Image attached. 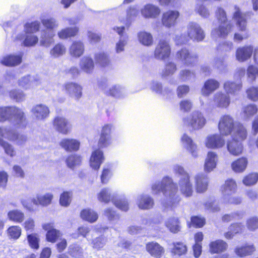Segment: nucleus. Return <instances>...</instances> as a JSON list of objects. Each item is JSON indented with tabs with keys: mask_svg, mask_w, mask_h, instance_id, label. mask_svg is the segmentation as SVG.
<instances>
[{
	"mask_svg": "<svg viewBox=\"0 0 258 258\" xmlns=\"http://www.w3.org/2000/svg\"><path fill=\"white\" fill-rule=\"evenodd\" d=\"M112 129L111 124H105L101 128L97 142L99 148L92 152L90 159V165L94 170H98L104 160L103 153L100 149L107 148L111 145Z\"/></svg>",
	"mask_w": 258,
	"mask_h": 258,
	"instance_id": "f257e3e1",
	"label": "nucleus"
},
{
	"mask_svg": "<svg viewBox=\"0 0 258 258\" xmlns=\"http://www.w3.org/2000/svg\"><path fill=\"white\" fill-rule=\"evenodd\" d=\"M152 190L154 194H158L162 192L163 195L167 199L171 205L178 203L180 198L177 195L178 186L172 179L169 177H164L161 181L154 183L151 186Z\"/></svg>",
	"mask_w": 258,
	"mask_h": 258,
	"instance_id": "f03ea898",
	"label": "nucleus"
},
{
	"mask_svg": "<svg viewBox=\"0 0 258 258\" xmlns=\"http://www.w3.org/2000/svg\"><path fill=\"white\" fill-rule=\"evenodd\" d=\"M215 17L218 25L212 30L211 35L216 38L225 39L232 32L234 25L228 20L226 12L222 8H217L215 12Z\"/></svg>",
	"mask_w": 258,
	"mask_h": 258,
	"instance_id": "7ed1b4c3",
	"label": "nucleus"
},
{
	"mask_svg": "<svg viewBox=\"0 0 258 258\" xmlns=\"http://www.w3.org/2000/svg\"><path fill=\"white\" fill-rule=\"evenodd\" d=\"M41 22L45 30L43 31L40 43L41 46L48 47L54 41L53 37L55 35V29L57 28L58 24L53 18L42 19Z\"/></svg>",
	"mask_w": 258,
	"mask_h": 258,
	"instance_id": "20e7f679",
	"label": "nucleus"
},
{
	"mask_svg": "<svg viewBox=\"0 0 258 258\" xmlns=\"http://www.w3.org/2000/svg\"><path fill=\"white\" fill-rule=\"evenodd\" d=\"M175 172L181 176L178 182L179 190L181 194L185 197H189L192 195L194 190L192 183L190 181L189 174L183 168L178 166L175 169Z\"/></svg>",
	"mask_w": 258,
	"mask_h": 258,
	"instance_id": "39448f33",
	"label": "nucleus"
},
{
	"mask_svg": "<svg viewBox=\"0 0 258 258\" xmlns=\"http://www.w3.org/2000/svg\"><path fill=\"white\" fill-rule=\"evenodd\" d=\"M234 118L229 114L222 115L219 120L218 128L219 134L222 136H228L232 134L237 123Z\"/></svg>",
	"mask_w": 258,
	"mask_h": 258,
	"instance_id": "423d86ee",
	"label": "nucleus"
},
{
	"mask_svg": "<svg viewBox=\"0 0 258 258\" xmlns=\"http://www.w3.org/2000/svg\"><path fill=\"white\" fill-rule=\"evenodd\" d=\"M183 122L186 126L197 130L202 128L205 125L206 120L201 112L195 111L188 116L184 117Z\"/></svg>",
	"mask_w": 258,
	"mask_h": 258,
	"instance_id": "0eeeda50",
	"label": "nucleus"
},
{
	"mask_svg": "<svg viewBox=\"0 0 258 258\" xmlns=\"http://www.w3.org/2000/svg\"><path fill=\"white\" fill-rule=\"evenodd\" d=\"M177 59L180 60L185 67H193L199 61L197 54H193L188 49L182 48L178 50L176 54Z\"/></svg>",
	"mask_w": 258,
	"mask_h": 258,
	"instance_id": "6e6552de",
	"label": "nucleus"
},
{
	"mask_svg": "<svg viewBox=\"0 0 258 258\" xmlns=\"http://www.w3.org/2000/svg\"><path fill=\"white\" fill-rule=\"evenodd\" d=\"M171 53L169 41L165 39H160L154 50V56L157 59L165 60L170 57Z\"/></svg>",
	"mask_w": 258,
	"mask_h": 258,
	"instance_id": "1a4fd4ad",
	"label": "nucleus"
},
{
	"mask_svg": "<svg viewBox=\"0 0 258 258\" xmlns=\"http://www.w3.org/2000/svg\"><path fill=\"white\" fill-rule=\"evenodd\" d=\"M187 35L188 40L202 41L205 37V33L201 27L198 23L191 22L187 27Z\"/></svg>",
	"mask_w": 258,
	"mask_h": 258,
	"instance_id": "9d476101",
	"label": "nucleus"
},
{
	"mask_svg": "<svg viewBox=\"0 0 258 258\" xmlns=\"http://www.w3.org/2000/svg\"><path fill=\"white\" fill-rule=\"evenodd\" d=\"M62 89L69 96H73L76 100H80L83 96V87L77 83L67 82L63 85Z\"/></svg>",
	"mask_w": 258,
	"mask_h": 258,
	"instance_id": "9b49d317",
	"label": "nucleus"
},
{
	"mask_svg": "<svg viewBox=\"0 0 258 258\" xmlns=\"http://www.w3.org/2000/svg\"><path fill=\"white\" fill-rule=\"evenodd\" d=\"M12 117L15 121V125L18 128H25L28 124L26 115L24 110L16 106L13 105Z\"/></svg>",
	"mask_w": 258,
	"mask_h": 258,
	"instance_id": "f8f14e48",
	"label": "nucleus"
},
{
	"mask_svg": "<svg viewBox=\"0 0 258 258\" xmlns=\"http://www.w3.org/2000/svg\"><path fill=\"white\" fill-rule=\"evenodd\" d=\"M179 16L180 13L178 11L168 10L162 14L161 18L162 24L168 28L174 27L177 24Z\"/></svg>",
	"mask_w": 258,
	"mask_h": 258,
	"instance_id": "ddd939ff",
	"label": "nucleus"
},
{
	"mask_svg": "<svg viewBox=\"0 0 258 258\" xmlns=\"http://www.w3.org/2000/svg\"><path fill=\"white\" fill-rule=\"evenodd\" d=\"M53 125L55 130L62 135H68L71 133V125L70 121L66 118L56 116L52 121Z\"/></svg>",
	"mask_w": 258,
	"mask_h": 258,
	"instance_id": "4468645a",
	"label": "nucleus"
},
{
	"mask_svg": "<svg viewBox=\"0 0 258 258\" xmlns=\"http://www.w3.org/2000/svg\"><path fill=\"white\" fill-rule=\"evenodd\" d=\"M42 228L46 231L45 239L47 242L55 243L62 235L59 230L54 228L53 223H45L42 225Z\"/></svg>",
	"mask_w": 258,
	"mask_h": 258,
	"instance_id": "2eb2a0df",
	"label": "nucleus"
},
{
	"mask_svg": "<svg viewBox=\"0 0 258 258\" xmlns=\"http://www.w3.org/2000/svg\"><path fill=\"white\" fill-rule=\"evenodd\" d=\"M146 250L153 258H161L165 254V249L159 243L152 241L146 244Z\"/></svg>",
	"mask_w": 258,
	"mask_h": 258,
	"instance_id": "dca6fc26",
	"label": "nucleus"
},
{
	"mask_svg": "<svg viewBox=\"0 0 258 258\" xmlns=\"http://www.w3.org/2000/svg\"><path fill=\"white\" fill-rule=\"evenodd\" d=\"M4 137H6L12 141H17L18 144H21L27 140V138L25 136H20L18 134L14 133L12 130L0 127V141L3 140Z\"/></svg>",
	"mask_w": 258,
	"mask_h": 258,
	"instance_id": "f3484780",
	"label": "nucleus"
},
{
	"mask_svg": "<svg viewBox=\"0 0 258 258\" xmlns=\"http://www.w3.org/2000/svg\"><path fill=\"white\" fill-rule=\"evenodd\" d=\"M235 11L233 14L232 18L240 31H245L247 26L246 15L242 13L237 6L234 7Z\"/></svg>",
	"mask_w": 258,
	"mask_h": 258,
	"instance_id": "a211bd4d",
	"label": "nucleus"
},
{
	"mask_svg": "<svg viewBox=\"0 0 258 258\" xmlns=\"http://www.w3.org/2000/svg\"><path fill=\"white\" fill-rule=\"evenodd\" d=\"M254 48L251 45L239 47L236 50V58L239 61H245L251 57Z\"/></svg>",
	"mask_w": 258,
	"mask_h": 258,
	"instance_id": "6ab92c4d",
	"label": "nucleus"
},
{
	"mask_svg": "<svg viewBox=\"0 0 258 258\" xmlns=\"http://www.w3.org/2000/svg\"><path fill=\"white\" fill-rule=\"evenodd\" d=\"M231 139L242 142L246 140L248 137V132L243 124L238 122L232 134L230 135Z\"/></svg>",
	"mask_w": 258,
	"mask_h": 258,
	"instance_id": "aec40b11",
	"label": "nucleus"
},
{
	"mask_svg": "<svg viewBox=\"0 0 258 258\" xmlns=\"http://www.w3.org/2000/svg\"><path fill=\"white\" fill-rule=\"evenodd\" d=\"M209 251L211 254H220L225 252L228 247L227 242L222 239L211 241L209 245Z\"/></svg>",
	"mask_w": 258,
	"mask_h": 258,
	"instance_id": "412c9836",
	"label": "nucleus"
},
{
	"mask_svg": "<svg viewBox=\"0 0 258 258\" xmlns=\"http://www.w3.org/2000/svg\"><path fill=\"white\" fill-rule=\"evenodd\" d=\"M221 136L218 134L209 136L205 142L206 146L210 149H217L222 147L225 145V140Z\"/></svg>",
	"mask_w": 258,
	"mask_h": 258,
	"instance_id": "4be33fe9",
	"label": "nucleus"
},
{
	"mask_svg": "<svg viewBox=\"0 0 258 258\" xmlns=\"http://www.w3.org/2000/svg\"><path fill=\"white\" fill-rule=\"evenodd\" d=\"M23 56V52H21L18 55L8 54L5 55L1 60V63L9 67L18 66L22 62Z\"/></svg>",
	"mask_w": 258,
	"mask_h": 258,
	"instance_id": "5701e85b",
	"label": "nucleus"
},
{
	"mask_svg": "<svg viewBox=\"0 0 258 258\" xmlns=\"http://www.w3.org/2000/svg\"><path fill=\"white\" fill-rule=\"evenodd\" d=\"M59 145L67 152H76L79 150L80 142L73 138H64L59 142Z\"/></svg>",
	"mask_w": 258,
	"mask_h": 258,
	"instance_id": "b1692460",
	"label": "nucleus"
},
{
	"mask_svg": "<svg viewBox=\"0 0 258 258\" xmlns=\"http://www.w3.org/2000/svg\"><path fill=\"white\" fill-rule=\"evenodd\" d=\"M79 27L75 26L61 29L57 32V35L60 39L64 40L75 37L79 34Z\"/></svg>",
	"mask_w": 258,
	"mask_h": 258,
	"instance_id": "393cba45",
	"label": "nucleus"
},
{
	"mask_svg": "<svg viewBox=\"0 0 258 258\" xmlns=\"http://www.w3.org/2000/svg\"><path fill=\"white\" fill-rule=\"evenodd\" d=\"M161 13L160 9L152 4H147L141 10V14L146 18H155Z\"/></svg>",
	"mask_w": 258,
	"mask_h": 258,
	"instance_id": "a878e982",
	"label": "nucleus"
},
{
	"mask_svg": "<svg viewBox=\"0 0 258 258\" xmlns=\"http://www.w3.org/2000/svg\"><path fill=\"white\" fill-rule=\"evenodd\" d=\"M84 51V44L81 40L74 41L69 48L70 55L75 57H79L82 55Z\"/></svg>",
	"mask_w": 258,
	"mask_h": 258,
	"instance_id": "bb28decb",
	"label": "nucleus"
},
{
	"mask_svg": "<svg viewBox=\"0 0 258 258\" xmlns=\"http://www.w3.org/2000/svg\"><path fill=\"white\" fill-rule=\"evenodd\" d=\"M237 188L238 185L236 180L229 178L221 186L220 190L223 194H231L236 192Z\"/></svg>",
	"mask_w": 258,
	"mask_h": 258,
	"instance_id": "cd10ccee",
	"label": "nucleus"
},
{
	"mask_svg": "<svg viewBox=\"0 0 258 258\" xmlns=\"http://www.w3.org/2000/svg\"><path fill=\"white\" fill-rule=\"evenodd\" d=\"M248 159L245 157H241L233 161L231 164L232 170L235 173H242L246 169Z\"/></svg>",
	"mask_w": 258,
	"mask_h": 258,
	"instance_id": "c85d7f7f",
	"label": "nucleus"
},
{
	"mask_svg": "<svg viewBox=\"0 0 258 258\" xmlns=\"http://www.w3.org/2000/svg\"><path fill=\"white\" fill-rule=\"evenodd\" d=\"M208 183L207 176L203 174H197L195 177V188L198 193L205 192L208 189Z\"/></svg>",
	"mask_w": 258,
	"mask_h": 258,
	"instance_id": "c756f323",
	"label": "nucleus"
},
{
	"mask_svg": "<svg viewBox=\"0 0 258 258\" xmlns=\"http://www.w3.org/2000/svg\"><path fill=\"white\" fill-rule=\"evenodd\" d=\"M227 148L229 153L234 156H238L243 152V146L239 141L231 139L228 141Z\"/></svg>",
	"mask_w": 258,
	"mask_h": 258,
	"instance_id": "7c9ffc66",
	"label": "nucleus"
},
{
	"mask_svg": "<svg viewBox=\"0 0 258 258\" xmlns=\"http://www.w3.org/2000/svg\"><path fill=\"white\" fill-rule=\"evenodd\" d=\"M213 101L217 107L222 108H227L230 103L229 96L221 92L214 95Z\"/></svg>",
	"mask_w": 258,
	"mask_h": 258,
	"instance_id": "2f4dec72",
	"label": "nucleus"
},
{
	"mask_svg": "<svg viewBox=\"0 0 258 258\" xmlns=\"http://www.w3.org/2000/svg\"><path fill=\"white\" fill-rule=\"evenodd\" d=\"M255 250V248L253 244H248L236 246L234 249L236 256L239 257L251 255Z\"/></svg>",
	"mask_w": 258,
	"mask_h": 258,
	"instance_id": "473e14b6",
	"label": "nucleus"
},
{
	"mask_svg": "<svg viewBox=\"0 0 258 258\" xmlns=\"http://www.w3.org/2000/svg\"><path fill=\"white\" fill-rule=\"evenodd\" d=\"M53 196L51 193H46L43 195H37L36 198L31 200V202L35 205L47 206L51 203Z\"/></svg>",
	"mask_w": 258,
	"mask_h": 258,
	"instance_id": "72a5a7b5",
	"label": "nucleus"
},
{
	"mask_svg": "<svg viewBox=\"0 0 258 258\" xmlns=\"http://www.w3.org/2000/svg\"><path fill=\"white\" fill-rule=\"evenodd\" d=\"M94 59L96 63L100 68H106L111 64V60L109 55L104 52L95 53Z\"/></svg>",
	"mask_w": 258,
	"mask_h": 258,
	"instance_id": "f704fd0d",
	"label": "nucleus"
},
{
	"mask_svg": "<svg viewBox=\"0 0 258 258\" xmlns=\"http://www.w3.org/2000/svg\"><path fill=\"white\" fill-rule=\"evenodd\" d=\"M80 217L82 220L92 223L97 220L98 215L97 213L94 210L90 208H86L81 211Z\"/></svg>",
	"mask_w": 258,
	"mask_h": 258,
	"instance_id": "c9c22d12",
	"label": "nucleus"
},
{
	"mask_svg": "<svg viewBox=\"0 0 258 258\" xmlns=\"http://www.w3.org/2000/svg\"><path fill=\"white\" fill-rule=\"evenodd\" d=\"M217 161V154L212 151L209 152L205 162V170L207 172H210L213 170L216 167Z\"/></svg>",
	"mask_w": 258,
	"mask_h": 258,
	"instance_id": "e433bc0d",
	"label": "nucleus"
},
{
	"mask_svg": "<svg viewBox=\"0 0 258 258\" xmlns=\"http://www.w3.org/2000/svg\"><path fill=\"white\" fill-rule=\"evenodd\" d=\"M32 112L37 118L41 119L48 117L50 113L48 107L41 104L34 106L32 109Z\"/></svg>",
	"mask_w": 258,
	"mask_h": 258,
	"instance_id": "4c0bfd02",
	"label": "nucleus"
},
{
	"mask_svg": "<svg viewBox=\"0 0 258 258\" xmlns=\"http://www.w3.org/2000/svg\"><path fill=\"white\" fill-rule=\"evenodd\" d=\"M219 83L216 80L210 79L204 83L202 88L203 94L209 95L219 87Z\"/></svg>",
	"mask_w": 258,
	"mask_h": 258,
	"instance_id": "58836bf2",
	"label": "nucleus"
},
{
	"mask_svg": "<svg viewBox=\"0 0 258 258\" xmlns=\"http://www.w3.org/2000/svg\"><path fill=\"white\" fill-rule=\"evenodd\" d=\"M165 226L170 232L174 234L177 233L181 229L179 220L175 217L168 218L165 223Z\"/></svg>",
	"mask_w": 258,
	"mask_h": 258,
	"instance_id": "ea45409f",
	"label": "nucleus"
},
{
	"mask_svg": "<svg viewBox=\"0 0 258 258\" xmlns=\"http://www.w3.org/2000/svg\"><path fill=\"white\" fill-rule=\"evenodd\" d=\"M181 142L186 145V149L192 154L194 157L197 156V146L194 143L192 139L186 134L183 135L181 139Z\"/></svg>",
	"mask_w": 258,
	"mask_h": 258,
	"instance_id": "a19ab883",
	"label": "nucleus"
},
{
	"mask_svg": "<svg viewBox=\"0 0 258 258\" xmlns=\"http://www.w3.org/2000/svg\"><path fill=\"white\" fill-rule=\"evenodd\" d=\"M8 218L9 220L15 223H21L25 219V214L21 210L18 209H14L9 211L7 214Z\"/></svg>",
	"mask_w": 258,
	"mask_h": 258,
	"instance_id": "79ce46f5",
	"label": "nucleus"
},
{
	"mask_svg": "<svg viewBox=\"0 0 258 258\" xmlns=\"http://www.w3.org/2000/svg\"><path fill=\"white\" fill-rule=\"evenodd\" d=\"M80 67L86 73H91L94 69V62L91 57L84 56L81 60Z\"/></svg>",
	"mask_w": 258,
	"mask_h": 258,
	"instance_id": "37998d69",
	"label": "nucleus"
},
{
	"mask_svg": "<svg viewBox=\"0 0 258 258\" xmlns=\"http://www.w3.org/2000/svg\"><path fill=\"white\" fill-rule=\"evenodd\" d=\"M173 247L171 252L174 255L181 256L186 253L187 248L186 245L182 242H174L172 243Z\"/></svg>",
	"mask_w": 258,
	"mask_h": 258,
	"instance_id": "c03bdc74",
	"label": "nucleus"
},
{
	"mask_svg": "<svg viewBox=\"0 0 258 258\" xmlns=\"http://www.w3.org/2000/svg\"><path fill=\"white\" fill-rule=\"evenodd\" d=\"M138 205L140 209H149L153 207L154 201L150 197L142 195L138 199Z\"/></svg>",
	"mask_w": 258,
	"mask_h": 258,
	"instance_id": "a18cd8bd",
	"label": "nucleus"
},
{
	"mask_svg": "<svg viewBox=\"0 0 258 258\" xmlns=\"http://www.w3.org/2000/svg\"><path fill=\"white\" fill-rule=\"evenodd\" d=\"M66 163L68 167L74 169L75 167L81 164L82 157L77 154L69 155L66 158Z\"/></svg>",
	"mask_w": 258,
	"mask_h": 258,
	"instance_id": "49530a36",
	"label": "nucleus"
},
{
	"mask_svg": "<svg viewBox=\"0 0 258 258\" xmlns=\"http://www.w3.org/2000/svg\"><path fill=\"white\" fill-rule=\"evenodd\" d=\"M138 38L140 42L144 45L149 46L153 44V37L150 33L140 32L138 34Z\"/></svg>",
	"mask_w": 258,
	"mask_h": 258,
	"instance_id": "de8ad7c7",
	"label": "nucleus"
},
{
	"mask_svg": "<svg viewBox=\"0 0 258 258\" xmlns=\"http://www.w3.org/2000/svg\"><path fill=\"white\" fill-rule=\"evenodd\" d=\"M65 46L60 42L56 43L50 50V53L54 57H58L63 55L66 52Z\"/></svg>",
	"mask_w": 258,
	"mask_h": 258,
	"instance_id": "09e8293b",
	"label": "nucleus"
},
{
	"mask_svg": "<svg viewBox=\"0 0 258 258\" xmlns=\"http://www.w3.org/2000/svg\"><path fill=\"white\" fill-rule=\"evenodd\" d=\"M72 197V191H63L59 197V204L63 207H68L71 203Z\"/></svg>",
	"mask_w": 258,
	"mask_h": 258,
	"instance_id": "8fccbe9b",
	"label": "nucleus"
},
{
	"mask_svg": "<svg viewBox=\"0 0 258 258\" xmlns=\"http://www.w3.org/2000/svg\"><path fill=\"white\" fill-rule=\"evenodd\" d=\"M12 106L0 107V122H4L12 118Z\"/></svg>",
	"mask_w": 258,
	"mask_h": 258,
	"instance_id": "3c124183",
	"label": "nucleus"
},
{
	"mask_svg": "<svg viewBox=\"0 0 258 258\" xmlns=\"http://www.w3.org/2000/svg\"><path fill=\"white\" fill-rule=\"evenodd\" d=\"M258 112V108L254 104H249L244 106L242 108V113L247 118L253 116Z\"/></svg>",
	"mask_w": 258,
	"mask_h": 258,
	"instance_id": "603ef678",
	"label": "nucleus"
},
{
	"mask_svg": "<svg viewBox=\"0 0 258 258\" xmlns=\"http://www.w3.org/2000/svg\"><path fill=\"white\" fill-rule=\"evenodd\" d=\"M98 199L101 202L108 203L110 201L114 200L113 197L111 196L109 190L107 188H104L98 193L97 195Z\"/></svg>",
	"mask_w": 258,
	"mask_h": 258,
	"instance_id": "864d4df0",
	"label": "nucleus"
},
{
	"mask_svg": "<svg viewBox=\"0 0 258 258\" xmlns=\"http://www.w3.org/2000/svg\"><path fill=\"white\" fill-rule=\"evenodd\" d=\"M258 181V173L251 172L244 176L242 183L246 186H251L255 184Z\"/></svg>",
	"mask_w": 258,
	"mask_h": 258,
	"instance_id": "5fc2aeb1",
	"label": "nucleus"
},
{
	"mask_svg": "<svg viewBox=\"0 0 258 258\" xmlns=\"http://www.w3.org/2000/svg\"><path fill=\"white\" fill-rule=\"evenodd\" d=\"M9 237L13 239H18L21 236L22 230L20 226L17 225L11 226L7 230Z\"/></svg>",
	"mask_w": 258,
	"mask_h": 258,
	"instance_id": "6e6d98bb",
	"label": "nucleus"
},
{
	"mask_svg": "<svg viewBox=\"0 0 258 258\" xmlns=\"http://www.w3.org/2000/svg\"><path fill=\"white\" fill-rule=\"evenodd\" d=\"M27 240L30 247L33 249H38L39 248V239L37 234H29L27 236Z\"/></svg>",
	"mask_w": 258,
	"mask_h": 258,
	"instance_id": "4d7b16f0",
	"label": "nucleus"
},
{
	"mask_svg": "<svg viewBox=\"0 0 258 258\" xmlns=\"http://www.w3.org/2000/svg\"><path fill=\"white\" fill-rule=\"evenodd\" d=\"M40 27V22L37 21L26 23L24 26L26 33H36L39 30Z\"/></svg>",
	"mask_w": 258,
	"mask_h": 258,
	"instance_id": "13d9d810",
	"label": "nucleus"
},
{
	"mask_svg": "<svg viewBox=\"0 0 258 258\" xmlns=\"http://www.w3.org/2000/svg\"><path fill=\"white\" fill-rule=\"evenodd\" d=\"M177 71L176 65L173 62H168L165 65L162 71V76L167 77L173 75Z\"/></svg>",
	"mask_w": 258,
	"mask_h": 258,
	"instance_id": "bf43d9fd",
	"label": "nucleus"
},
{
	"mask_svg": "<svg viewBox=\"0 0 258 258\" xmlns=\"http://www.w3.org/2000/svg\"><path fill=\"white\" fill-rule=\"evenodd\" d=\"M9 94L10 97L16 102L23 101L25 96L22 91L18 89L12 90L9 92Z\"/></svg>",
	"mask_w": 258,
	"mask_h": 258,
	"instance_id": "052dcab7",
	"label": "nucleus"
},
{
	"mask_svg": "<svg viewBox=\"0 0 258 258\" xmlns=\"http://www.w3.org/2000/svg\"><path fill=\"white\" fill-rule=\"evenodd\" d=\"M191 225L196 228H202L206 223V220L204 218L198 216H193L190 218Z\"/></svg>",
	"mask_w": 258,
	"mask_h": 258,
	"instance_id": "680f3d73",
	"label": "nucleus"
},
{
	"mask_svg": "<svg viewBox=\"0 0 258 258\" xmlns=\"http://www.w3.org/2000/svg\"><path fill=\"white\" fill-rule=\"evenodd\" d=\"M246 93L249 100L252 101L258 100V87H250L246 90Z\"/></svg>",
	"mask_w": 258,
	"mask_h": 258,
	"instance_id": "e2e57ef3",
	"label": "nucleus"
},
{
	"mask_svg": "<svg viewBox=\"0 0 258 258\" xmlns=\"http://www.w3.org/2000/svg\"><path fill=\"white\" fill-rule=\"evenodd\" d=\"M0 145L4 148L5 153L11 157L15 156L16 153L13 146L4 140L0 141Z\"/></svg>",
	"mask_w": 258,
	"mask_h": 258,
	"instance_id": "0e129e2a",
	"label": "nucleus"
},
{
	"mask_svg": "<svg viewBox=\"0 0 258 258\" xmlns=\"http://www.w3.org/2000/svg\"><path fill=\"white\" fill-rule=\"evenodd\" d=\"M231 230L233 231L235 235L242 233L244 230V225L240 222H235L230 224L229 226Z\"/></svg>",
	"mask_w": 258,
	"mask_h": 258,
	"instance_id": "69168bd1",
	"label": "nucleus"
},
{
	"mask_svg": "<svg viewBox=\"0 0 258 258\" xmlns=\"http://www.w3.org/2000/svg\"><path fill=\"white\" fill-rule=\"evenodd\" d=\"M233 44L232 42L225 41L220 43L217 46V50L221 52H229L233 49Z\"/></svg>",
	"mask_w": 258,
	"mask_h": 258,
	"instance_id": "338daca9",
	"label": "nucleus"
},
{
	"mask_svg": "<svg viewBox=\"0 0 258 258\" xmlns=\"http://www.w3.org/2000/svg\"><path fill=\"white\" fill-rule=\"evenodd\" d=\"M247 228L250 231H254L258 228V218L250 217L246 221Z\"/></svg>",
	"mask_w": 258,
	"mask_h": 258,
	"instance_id": "774afa93",
	"label": "nucleus"
}]
</instances>
